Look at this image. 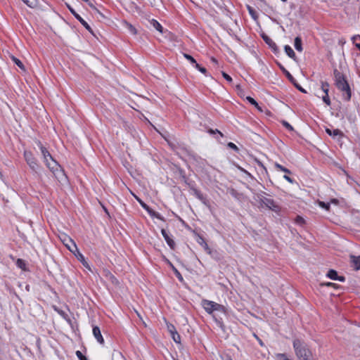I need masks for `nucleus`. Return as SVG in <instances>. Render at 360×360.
Masks as SVG:
<instances>
[{
    "label": "nucleus",
    "instance_id": "nucleus-1",
    "mask_svg": "<svg viewBox=\"0 0 360 360\" xmlns=\"http://www.w3.org/2000/svg\"><path fill=\"white\" fill-rule=\"evenodd\" d=\"M335 84L338 89L342 93V98L345 101H349L352 97V90L347 82V77L338 70L333 71Z\"/></svg>",
    "mask_w": 360,
    "mask_h": 360
},
{
    "label": "nucleus",
    "instance_id": "nucleus-2",
    "mask_svg": "<svg viewBox=\"0 0 360 360\" xmlns=\"http://www.w3.org/2000/svg\"><path fill=\"white\" fill-rule=\"evenodd\" d=\"M292 346L298 360H312V352L302 339L294 338Z\"/></svg>",
    "mask_w": 360,
    "mask_h": 360
},
{
    "label": "nucleus",
    "instance_id": "nucleus-3",
    "mask_svg": "<svg viewBox=\"0 0 360 360\" xmlns=\"http://www.w3.org/2000/svg\"><path fill=\"white\" fill-rule=\"evenodd\" d=\"M46 165L59 181L67 179V176L65 175L63 169L53 158V160H50L47 162Z\"/></svg>",
    "mask_w": 360,
    "mask_h": 360
},
{
    "label": "nucleus",
    "instance_id": "nucleus-4",
    "mask_svg": "<svg viewBox=\"0 0 360 360\" xmlns=\"http://www.w3.org/2000/svg\"><path fill=\"white\" fill-rule=\"evenodd\" d=\"M24 158L30 168L34 172H37V170L40 168V166L37 158L33 155L32 153L25 150L24 152Z\"/></svg>",
    "mask_w": 360,
    "mask_h": 360
},
{
    "label": "nucleus",
    "instance_id": "nucleus-5",
    "mask_svg": "<svg viewBox=\"0 0 360 360\" xmlns=\"http://www.w3.org/2000/svg\"><path fill=\"white\" fill-rule=\"evenodd\" d=\"M259 202L262 205H264L275 212H278L281 210L280 206L271 198L261 196L259 198Z\"/></svg>",
    "mask_w": 360,
    "mask_h": 360
},
{
    "label": "nucleus",
    "instance_id": "nucleus-6",
    "mask_svg": "<svg viewBox=\"0 0 360 360\" xmlns=\"http://www.w3.org/2000/svg\"><path fill=\"white\" fill-rule=\"evenodd\" d=\"M185 183L188 186L190 190L192 192V194L194 195L198 200H200L204 205H208V200L206 197L200 192V191L198 190L195 187V184L193 182H188L186 180Z\"/></svg>",
    "mask_w": 360,
    "mask_h": 360
},
{
    "label": "nucleus",
    "instance_id": "nucleus-7",
    "mask_svg": "<svg viewBox=\"0 0 360 360\" xmlns=\"http://www.w3.org/2000/svg\"><path fill=\"white\" fill-rule=\"evenodd\" d=\"M70 12L74 15V17L91 33L93 34L92 29L89 25L75 11V9L68 4L66 3Z\"/></svg>",
    "mask_w": 360,
    "mask_h": 360
},
{
    "label": "nucleus",
    "instance_id": "nucleus-8",
    "mask_svg": "<svg viewBox=\"0 0 360 360\" xmlns=\"http://www.w3.org/2000/svg\"><path fill=\"white\" fill-rule=\"evenodd\" d=\"M35 143L41 150L45 165L50 160H53V158L52 157L49 151L47 150V148L43 146L42 143L39 140H36Z\"/></svg>",
    "mask_w": 360,
    "mask_h": 360
},
{
    "label": "nucleus",
    "instance_id": "nucleus-9",
    "mask_svg": "<svg viewBox=\"0 0 360 360\" xmlns=\"http://www.w3.org/2000/svg\"><path fill=\"white\" fill-rule=\"evenodd\" d=\"M140 205L148 213L151 217L156 218L163 221H165V219L160 213L154 211L144 202H140Z\"/></svg>",
    "mask_w": 360,
    "mask_h": 360
},
{
    "label": "nucleus",
    "instance_id": "nucleus-10",
    "mask_svg": "<svg viewBox=\"0 0 360 360\" xmlns=\"http://www.w3.org/2000/svg\"><path fill=\"white\" fill-rule=\"evenodd\" d=\"M140 205L148 213L151 217L156 218L163 221H165V219L160 213L154 211L144 202H140Z\"/></svg>",
    "mask_w": 360,
    "mask_h": 360
},
{
    "label": "nucleus",
    "instance_id": "nucleus-11",
    "mask_svg": "<svg viewBox=\"0 0 360 360\" xmlns=\"http://www.w3.org/2000/svg\"><path fill=\"white\" fill-rule=\"evenodd\" d=\"M140 205L148 213L151 217L156 218L163 221H165V219L160 213L154 211L144 202H140Z\"/></svg>",
    "mask_w": 360,
    "mask_h": 360
},
{
    "label": "nucleus",
    "instance_id": "nucleus-12",
    "mask_svg": "<svg viewBox=\"0 0 360 360\" xmlns=\"http://www.w3.org/2000/svg\"><path fill=\"white\" fill-rule=\"evenodd\" d=\"M167 330L170 333L173 340L176 343H181V336L178 333L175 326L172 323H169V324H167Z\"/></svg>",
    "mask_w": 360,
    "mask_h": 360
},
{
    "label": "nucleus",
    "instance_id": "nucleus-13",
    "mask_svg": "<svg viewBox=\"0 0 360 360\" xmlns=\"http://www.w3.org/2000/svg\"><path fill=\"white\" fill-rule=\"evenodd\" d=\"M262 38L265 41V43L272 49V51L274 53H276L278 51V48L276 45V44L266 34H262Z\"/></svg>",
    "mask_w": 360,
    "mask_h": 360
},
{
    "label": "nucleus",
    "instance_id": "nucleus-14",
    "mask_svg": "<svg viewBox=\"0 0 360 360\" xmlns=\"http://www.w3.org/2000/svg\"><path fill=\"white\" fill-rule=\"evenodd\" d=\"M202 304L206 312L208 314H212L214 311V307L215 306V302L213 301L203 300L202 301Z\"/></svg>",
    "mask_w": 360,
    "mask_h": 360
},
{
    "label": "nucleus",
    "instance_id": "nucleus-15",
    "mask_svg": "<svg viewBox=\"0 0 360 360\" xmlns=\"http://www.w3.org/2000/svg\"><path fill=\"white\" fill-rule=\"evenodd\" d=\"M161 233L163 238H165V241L167 242V245H169V247L171 249L174 250L176 247L175 242L169 236L166 230L162 229L161 230Z\"/></svg>",
    "mask_w": 360,
    "mask_h": 360
},
{
    "label": "nucleus",
    "instance_id": "nucleus-16",
    "mask_svg": "<svg viewBox=\"0 0 360 360\" xmlns=\"http://www.w3.org/2000/svg\"><path fill=\"white\" fill-rule=\"evenodd\" d=\"M93 334H94V338L98 341V342H99L101 345L104 344V339L101 335V332L99 327H98V326L93 327Z\"/></svg>",
    "mask_w": 360,
    "mask_h": 360
},
{
    "label": "nucleus",
    "instance_id": "nucleus-17",
    "mask_svg": "<svg viewBox=\"0 0 360 360\" xmlns=\"http://www.w3.org/2000/svg\"><path fill=\"white\" fill-rule=\"evenodd\" d=\"M351 259V266L356 271H359L360 269V255L359 256H354L352 255L350 257Z\"/></svg>",
    "mask_w": 360,
    "mask_h": 360
},
{
    "label": "nucleus",
    "instance_id": "nucleus-18",
    "mask_svg": "<svg viewBox=\"0 0 360 360\" xmlns=\"http://www.w3.org/2000/svg\"><path fill=\"white\" fill-rule=\"evenodd\" d=\"M122 24L129 33H131L133 35L137 34V30L130 22H127V20H124L122 22Z\"/></svg>",
    "mask_w": 360,
    "mask_h": 360
},
{
    "label": "nucleus",
    "instance_id": "nucleus-19",
    "mask_svg": "<svg viewBox=\"0 0 360 360\" xmlns=\"http://www.w3.org/2000/svg\"><path fill=\"white\" fill-rule=\"evenodd\" d=\"M197 242L198 244H200L201 246L204 248V249L207 251L208 252H210V249L206 243L205 238L202 236L198 235L197 238Z\"/></svg>",
    "mask_w": 360,
    "mask_h": 360
},
{
    "label": "nucleus",
    "instance_id": "nucleus-20",
    "mask_svg": "<svg viewBox=\"0 0 360 360\" xmlns=\"http://www.w3.org/2000/svg\"><path fill=\"white\" fill-rule=\"evenodd\" d=\"M278 65L279 66V68L285 74V75L287 77V78L292 82L294 83L295 82V79L293 77V76L280 63H278Z\"/></svg>",
    "mask_w": 360,
    "mask_h": 360
},
{
    "label": "nucleus",
    "instance_id": "nucleus-21",
    "mask_svg": "<svg viewBox=\"0 0 360 360\" xmlns=\"http://www.w3.org/2000/svg\"><path fill=\"white\" fill-rule=\"evenodd\" d=\"M150 24L152 25L157 31H158L160 33H163V27L159 23L158 21H157L155 19H152L150 20Z\"/></svg>",
    "mask_w": 360,
    "mask_h": 360
},
{
    "label": "nucleus",
    "instance_id": "nucleus-22",
    "mask_svg": "<svg viewBox=\"0 0 360 360\" xmlns=\"http://www.w3.org/2000/svg\"><path fill=\"white\" fill-rule=\"evenodd\" d=\"M284 49H285V51L286 53V54L291 58L295 60L296 58V55H295V51H293V49L288 45H285L284 46Z\"/></svg>",
    "mask_w": 360,
    "mask_h": 360
},
{
    "label": "nucleus",
    "instance_id": "nucleus-23",
    "mask_svg": "<svg viewBox=\"0 0 360 360\" xmlns=\"http://www.w3.org/2000/svg\"><path fill=\"white\" fill-rule=\"evenodd\" d=\"M294 46L297 51L301 52L302 51V39L300 37H295Z\"/></svg>",
    "mask_w": 360,
    "mask_h": 360
},
{
    "label": "nucleus",
    "instance_id": "nucleus-24",
    "mask_svg": "<svg viewBox=\"0 0 360 360\" xmlns=\"http://www.w3.org/2000/svg\"><path fill=\"white\" fill-rule=\"evenodd\" d=\"M77 252V254L75 253V255L77 257V259L79 261H80L84 266L89 268V264H88L87 262L86 261L84 256L82 253H80L78 250Z\"/></svg>",
    "mask_w": 360,
    "mask_h": 360
},
{
    "label": "nucleus",
    "instance_id": "nucleus-25",
    "mask_svg": "<svg viewBox=\"0 0 360 360\" xmlns=\"http://www.w3.org/2000/svg\"><path fill=\"white\" fill-rule=\"evenodd\" d=\"M276 360H293L288 357V354L285 353H277L275 354Z\"/></svg>",
    "mask_w": 360,
    "mask_h": 360
},
{
    "label": "nucleus",
    "instance_id": "nucleus-26",
    "mask_svg": "<svg viewBox=\"0 0 360 360\" xmlns=\"http://www.w3.org/2000/svg\"><path fill=\"white\" fill-rule=\"evenodd\" d=\"M11 60L16 65H18L21 70H25V65H23V63H22V61L17 58L16 57L12 56H11Z\"/></svg>",
    "mask_w": 360,
    "mask_h": 360
},
{
    "label": "nucleus",
    "instance_id": "nucleus-27",
    "mask_svg": "<svg viewBox=\"0 0 360 360\" xmlns=\"http://www.w3.org/2000/svg\"><path fill=\"white\" fill-rule=\"evenodd\" d=\"M170 266H172V269L176 276V277L178 278V280L183 283L184 282V278L182 276V275L181 274V273L176 269V268H175L174 266V265L170 263Z\"/></svg>",
    "mask_w": 360,
    "mask_h": 360
},
{
    "label": "nucleus",
    "instance_id": "nucleus-28",
    "mask_svg": "<svg viewBox=\"0 0 360 360\" xmlns=\"http://www.w3.org/2000/svg\"><path fill=\"white\" fill-rule=\"evenodd\" d=\"M327 277H328L331 280H334L335 281L337 277L338 276V272L334 270V269H330L327 274H326Z\"/></svg>",
    "mask_w": 360,
    "mask_h": 360
},
{
    "label": "nucleus",
    "instance_id": "nucleus-29",
    "mask_svg": "<svg viewBox=\"0 0 360 360\" xmlns=\"http://www.w3.org/2000/svg\"><path fill=\"white\" fill-rule=\"evenodd\" d=\"M274 167L276 169H277L280 171H282V172H285V174H291V172L288 169L284 167L283 166H282L281 165H280L278 162H275Z\"/></svg>",
    "mask_w": 360,
    "mask_h": 360
},
{
    "label": "nucleus",
    "instance_id": "nucleus-30",
    "mask_svg": "<svg viewBox=\"0 0 360 360\" xmlns=\"http://www.w3.org/2000/svg\"><path fill=\"white\" fill-rule=\"evenodd\" d=\"M247 101L252 105H255L259 110L262 111V108L259 106L257 102L252 97L248 96L246 98Z\"/></svg>",
    "mask_w": 360,
    "mask_h": 360
},
{
    "label": "nucleus",
    "instance_id": "nucleus-31",
    "mask_svg": "<svg viewBox=\"0 0 360 360\" xmlns=\"http://www.w3.org/2000/svg\"><path fill=\"white\" fill-rule=\"evenodd\" d=\"M214 311H219V312H221V313H226V308L224 306L220 304H218L217 302H215V306L214 307Z\"/></svg>",
    "mask_w": 360,
    "mask_h": 360
},
{
    "label": "nucleus",
    "instance_id": "nucleus-32",
    "mask_svg": "<svg viewBox=\"0 0 360 360\" xmlns=\"http://www.w3.org/2000/svg\"><path fill=\"white\" fill-rule=\"evenodd\" d=\"M70 242L71 243V245H69L68 244H66V246L69 249L70 251H71L72 252L75 253V250H75L76 251L78 250L77 248V245H76V244L75 243V242L72 239H70Z\"/></svg>",
    "mask_w": 360,
    "mask_h": 360
},
{
    "label": "nucleus",
    "instance_id": "nucleus-33",
    "mask_svg": "<svg viewBox=\"0 0 360 360\" xmlns=\"http://www.w3.org/2000/svg\"><path fill=\"white\" fill-rule=\"evenodd\" d=\"M321 89L325 94H328L329 91V84L326 82H321Z\"/></svg>",
    "mask_w": 360,
    "mask_h": 360
},
{
    "label": "nucleus",
    "instance_id": "nucleus-34",
    "mask_svg": "<svg viewBox=\"0 0 360 360\" xmlns=\"http://www.w3.org/2000/svg\"><path fill=\"white\" fill-rule=\"evenodd\" d=\"M344 134L342 131H341L340 129H334L332 132V137L335 138L336 136H340V138L343 137Z\"/></svg>",
    "mask_w": 360,
    "mask_h": 360
},
{
    "label": "nucleus",
    "instance_id": "nucleus-35",
    "mask_svg": "<svg viewBox=\"0 0 360 360\" xmlns=\"http://www.w3.org/2000/svg\"><path fill=\"white\" fill-rule=\"evenodd\" d=\"M16 265L18 267H19L22 269H25L26 264H25V261L22 259H17Z\"/></svg>",
    "mask_w": 360,
    "mask_h": 360
},
{
    "label": "nucleus",
    "instance_id": "nucleus-36",
    "mask_svg": "<svg viewBox=\"0 0 360 360\" xmlns=\"http://www.w3.org/2000/svg\"><path fill=\"white\" fill-rule=\"evenodd\" d=\"M352 41L355 46L357 48V45H360V35H354L352 37Z\"/></svg>",
    "mask_w": 360,
    "mask_h": 360
},
{
    "label": "nucleus",
    "instance_id": "nucleus-37",
    "mask_svg": "<svg viewBox=\"0 0 360 360\" xmlns=\"http://www.w3.org/2000/svg\"><path fill=\"white\" fill-rule=\"evenodd\" d=\"M295 221L296 224L300 225V226H302L305 224V220L304 219V218H302V217L300 216H297L295 219Z\"/></svg>",
    "mask_w": 360,
    "mask_h": 360
},
{
    "label": "nucleus",
    "instance_id": "nucleus-38",
    "mask_svg": "<svg viewBox=\"0 0 360 360\" xmlns=\"http://www.w3.org/2000/svg\"><path fill=\"white\" fill-rule=\"evenodd\" d=\"M75 354L77 356V357L79 359V360H88V359L86 358V356H84L82 352L77 350L75 352Z\"/></svg>",
    "mask_w": 360,
    "mask_h": 360
},
{
    "label": "nucleus",
    "instance_id": "nucleus-39",
    "mask_svg": "<svg viewBox=\"0 0 360 360\" xmlns=\"http://www.w3.org/2000/svg\"><path fill=\"white\" fill-rule=\"evenodd\" d=\"M247 8L249 11V13L250 15L253 18H257V14H256V12L254 10V8L252 7H251L250 6H247Z\"/></svg>",
    "mask_w": 360,
    "mask_h": 360
},
{
    "label": "nucleus",
    "instance_id": "nucleus-40",
    "mask_svg": "<svg viewBox=\"0 0 360 360\" xmlns=\"http://www.w3.org/2000/svg\"><path fill=\"white\" fill-rule=\"evenodd\" d=\"M184 56L186 58L191 64L195 63V59L191 55L187 53H184Z\"/></svg>",
    "mask_w": 360,
    "mask_h": 360
},
{
    "label": "nucleus",
    "instance_id": "nucleus-41",
    "mask_svg": "<svg viewBox=\"0 0 360 360\" xmlns=\"http://www.w3.org/2000/svg\"><path fill=\"white\" fill-rule=\"evenodd\" d=\"M319 205L320 207L325 209L326 210L328 211L330 210V205L329 203H326L323 201H319Z\"/></svg>",
    "mask_w": 360,
    "mask_h": 360
},
{
    "label": "nucleus",
    "instance_id": "nucleus-42",
    "mask_svg": "<svg viewBox=\"0 0 360 360\" xmlns=\"http://www.w3.org/2000/svg\"><path fill=\"white\" fill-rule=\"evenodd\" d=\"M321 286H327V287H333L334 288H340V285H338V284L333 283H330V282L321 283Z\"/></svg>",
    "mask_w": 360,
    "mask_h": 360
},
{
    "label": "nucleus",
    "instance_id": "nucleus-43",
    "mask_svg": "<svg viewBox=\"0 0 360 360\" xmlns=\"http://www.w3.org/2000/svg\"><path fill=\"white\" fill-rule=\"evenodd\" d=\"M26 5L29 7H34L36 4L37 0H22Z\"/></svg>",
    "mask_w": 360,
    "mask_h": 360
},
{
    "label": "nucleus",
    "instance_id": "nucleus-44",
    "mask_svg": "<svg viewBox=\"0 0 360 360\" xmlns=\"http://www.w3.org/2000/svg\"><path fill=\"white\" fill-rule=\"evenodd\" d=\"M322 99H323V101L327 105H330L331 104V102H330V99L329 98V96H328V94H325L323 97H322Z\"/></svg>",
    "mask_w": 360,
    "mask_h": 360
},
{
    "label": "nucleus",
    "instance_id": "nucleus-45",
    "mask_svg": "<svg viewBox=\"0 0 360 360\" xmlns=\"http://www.w3.org/2000/svg\"><path fill=\"white\" fill-rule=\"evenodd\" d=\"M57 311L63 319H65L68 321H70L68 315L65 311H63V310H57Z\"/></svg>",
    "mask_w": 360,
    "mask_h": 360
},
{
    "label": "nucleus",
    "instance_id": "nucleus-46",
    "mask_svg": "<svg viewBox=\"0 0 360 360\" xmlns=\"http://www.w3.org/2000/svg\"><path fill=\"white\" fill-rule=\"evenodd\" d=\"M221 75L223 76V77L229 83H231L233 79L231 78V77L230 75H229L227 73H226L225 72H221Z\"/></svg>",
    "mask_w": 360,
    "mask_h": 360
},
{
    "label": "nucleus",
    "instance_id": "nucleus-47",
    "mask_svg": "<svg viewBox=\"0 0 360 360\" xmlns=\"http://www.w3.org/2000/svg\"><path fill=\"white\" fill-rule=\"evenodd\" d=\"M283 125L289 131H293V127L286 121L282 122Z\"/></svg>",
    "mask_w": 360,
    "mask_h": 360
},
{
    "label": "nucleus",
    "instance_id": "nucleus-48",
    "mask_svg": "<svg viewBox=\"0 0 360 360\" xmlns=\"http://www.w3.org/2000/svg\"><path fill=\"white\" fill-rule=\"evenodd\" d=\"M208 132L210 134H214L217 133L221 137H224V134L220 131H219L218 129L213 130V129H210L208 130Z\"/></svg>",
    "mask_w": 360,
    "mask_h": 360
},
{
    "label": "nucleus",
    "instance_id": "nucleus-49",
    "mask_svg": "<svg viewBox=\"0 0 360 360\" xmlns=\"http://www.w3.org/2000/svg\"><path fill=\"white\" fill-rule=\"evenodd\" d=\"M227 146L233 150H234L235 151H238L239 149L237 147V146L236 144H234L232 142H229L228 144H227Z\"/></svg>",
    "mask_w": 360,
    "mask_h": 360
},
{
    "label": "nucleus",
    "instance_id": "nucleus-50",
    "mask_svg": "<svg viewBox=\"0 0 360 360\" xmlns=\"http://www.w3.org/2000/svg\"><path fill=\"white\" fill-rule=\"evenodd\" d=\"M294 86L301 92L306 93V91L300 85L298 84L296 81L292 83Z\"/></svg>",
    "mask_w": 360,
    "mask_h": 360
},
{
    "label": "nucleus",
    "instance_id": "nucleus-51",
    "mask_svg": "<svg viewBox=\"0 0 360 360\" xmlns=\"http://www.w3.org/2000/svg\"><path fill=\"white\" fill-rule=\"evenodd\" d=\"M283 178H284L286 181H288L289 183L292 184V183L294 182V180H293L292 178H290L289 176H288V175H284V176H283Z\"/></svg>",
    "mask_w": 360,
    "mask_h": 360
},
{
    "label": "nucleus",
    "instance_id": "nucleus-52",
    "mask_svg": "<svg viewBox=\"0 0 360 360\" xmlns=\"http://www.w3.org/2000/svg\"><path fill=\"white\" fill-rule=\"evenodd\" d=\"M335 281H339L340 282H344L345 281V277L342 276H338Z\"/></svg>",
    "mask_w": 360,
    "mask_h": 360
},
{
    "label": "nucleus",
    "instance_id": "nucleus-53",
    "mask_svg": "<svg viewBox=\"0 0 360 360\" xmlns=\"http://www.w3.org/2000/svg\"><path fill=\"white\" fill-rule=\"evenodd\" d=\"M199 71L202 74L207 75V69L205 68L201 67L200 68H199Z\"/></svg>",
    "mask_w": 360,
    "mask_h": 360
},
{
    "label": "nucleus",
    "instance_id": "nucleus-54",
    "mask_svg": "<svg viewBox=\"0 0 360 360\" xmlns=\"http://www.w3.org/2000/svg\"><path fill=\"white\" fill-rule=\"evenodd\" d=\"M132 195H134V197L135 198V199L139 202V203L140 204V202H143L140 198H139L137 195H136L135 194L132 193Z\"/></svg>",
    "mask_w": 360,
    "mask_h": 360
},
{
    "label": "nucleus",
    "instance_id": "nucleus-55",
    "mask_svg": "<svg viewBox=\"0 0 360 360\" xmlns=\"http://www.w3.org/2000/svg\"><path fill=\"white\" fill-rule=\"evenodd\" d=\"M326 132L329 135V136H332V132H333V130L328 129V128H326Z\"/></svg>",
    "mask_w": 360,
    "mask_h": 360
},
{
    "label": "nucleus",
    "instance_id": "nucleus-56",
    "mask_svg": "<svg viewBox=\"0 0 360 360\" xmlns=\"http://www.w3.org/2000/svg\"><path fill=\"white\" fill-rule=\"evenodd\" d=\"M194 67L199 70V68H201V66L195 61V63L193 64Z\"/></svg>",
    "mask_w": 360,
    "mask_h": 360
},
{
    "label": "nucleus",
    "instance_id": "nucleus-57",
    "mask_svg": "<svg viewBox=\"0 0 360 360\" xmlns=\"http://www.w3.org/2000/svg\"><path fill=\"white\" fill-rule=\"evenodd\" d=\"M256 337H257V339L258 340L259 345L261 346H264V342H262V340L261 339H259L257 336H256Z\"/></svg>",
    "mask_w": 360,
    "mask_h": 360
},
{
    "label": "nucleus",
    "instance_id": "nucleus-58",
    "mask_svg": "<svg viewBox=\"0 0 360 360\" xmlns=\"http://www.w3.org/2000/svg\"><path fill=\"white\" fill-rule=\"evenodd\" d=\"M211 60H212V63H215V64H217V63H218L217 60L215 58H214V57H212V58H211Z\"/></svg>",
    "mask_w": 360,
    "mask_h": 360
},
{
    "label": "nucleus",
    "instance_id": "nucleus-59",
    "mask_svg": "<svg viewBox=\"0 0 360 360\" xmlns=\"http://www.w3.org/2000/svg\"><path fill=\"white\" fill-rule=\"evenodd\" d=\"M224 360H232V359L230 356H227Z\"/></svg>",
    "mask_w": 360,
    "mask_h": 360
},
{
    "label": "nucleus",
    "instance_id": "nucleus-60",
    "mask_svg": "<svg viewBox=\"0 0 360 360\" xmlns=\"http://www.w3.org/2000/svg\"><path fill=\"white\" fill-rule=\"evenodd\" d=\"M337 201H338V200H337L336 199H333V200H332V202H336Z\"/></svg>",
    "mask_w": 360,
    "mask_h": 360
}]
</instances>
